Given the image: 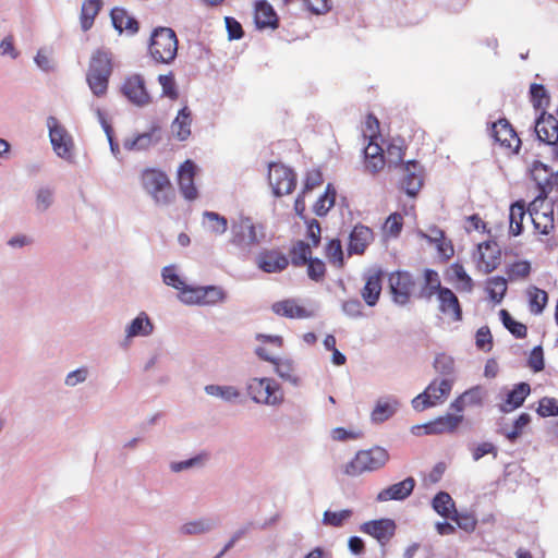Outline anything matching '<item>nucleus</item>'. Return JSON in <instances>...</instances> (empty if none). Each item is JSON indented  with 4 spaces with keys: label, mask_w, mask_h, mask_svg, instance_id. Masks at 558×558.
Instances as JSON below:
<instances>
[{
    "label": "nucleus",
    "mask_w": 558,
    "mask_h": 558,
    "mask_svg": "<svg viewBox=\"0 0 558 558\" xmlns=\"http://www.w3.org/2000/svg\"><path fill=\"white\" fill-rule=\"evenodd\" d=\"M386 165L388 168L391 167H403V158L405 155V146L401 140H392L387 144L384 150Z\"/></svg>",
    "instance_id": "33"
},
{
    "label": "nucleus",
    "mask_w": 558,
    "mask_h": 558,
    "mask_svg": "<svg viewBox=\"0 0 558 558\" xmlns=\"http://www.w3.org/2000/svg\"><path fill=\"white\" fill-rule=\"evenodd\" d=\"M86 81L95 96L105 95V51L101 48L90 57Z\"/></svg>",
    "instance_id": "14"
},
{
    "label": "nucleus",
    "mask_w": 558,
    "mask_h": 558,
    "mask_svg": "<svg viewBox=\"0 0 558 558\" xmlns=\"http://www.w3.org/2000/svg\"><path fill=\"white\" fill-rule=\"evenodd\" d=\"M529 214L535 232L542 235H550L554 233V206L546 202V197H535L529 205Z\"/></svg>",
    "instance_id": "8"
},
{
    "label": "nucleus",
    "mask_w": 558,
    "mask_h": 558,
    "mask_svg": "<svg viewBox=\"0 0 558 558\" xmlns=\"http://www.w3.org/2000/svg\"><path fill=\"white\" fill-rule=\"evenodd\" d=\"M276 373L283 379L296 383L298 377L295 375L294 367L290 361H282L277 359L274 363Z\"/></svg>",
    "instance_id": "59"
},
{
    "label": "nucleus",
    "mask_w": 558,
    "mask_h": 558,
    "mask_svg": "<svg viewBox=\"0 0 558 558\" xmlns=\"http://www.w3.org/2000/svg\"><path fill=\"white\" fill-rule=\"evenodd\" d=\"M203 218L206 228L216 234H223L228 229L227 219L215 211H205Z\"/></svg>",
    "instance_id": "45"
},
{
    "label": "nucleus",
    "mask_w": 558,
    "mask_h": 558,
    "mask_svg": "<svg viewBox=\"0 0 558 558\" xmlns=\"http://www.w3.org/2000/svg\"><path fill=\"white\" fill-rule=\"evenodd\" d=\"M434 368L441 375L450 376L454 372V360L447 354H438L434 361Z\"/></svg>",
    "instance_id": "57"
},
{
    "label": "nucleus",
    "mask_w": 558,
    "mask_h": 558,
    "mask_svg": "<svg viewBox=\"0 0 558 558\" xmlns=\"http://www.w3.org/2000/svg\"><path fill=\"white\" fill-rule=\"evenodd\" d=\"M389 461L388 451L379 446L366 450H360L354 458L344 466V473L349 476H359L365 472H374Z\"/></svg>",
    "instance_id": "3"
},
{
    "label": "nucleus",
    "mask_w": 558,
    "mask_h": 558,
    "mask_svg": "<svg viewBox=\"0 0 558 558\" xmlns=\"http://www.w3.org/2000/svg\"><path fill=\"white\" fill-rule=\"evenodd\" d=\"M500 319L504 326L509 330V332L518 339H523L527 335V328L524 324L517 322L510 315L507 310H501L499 312Z\"/></svg>",
    "instance_id": "43"
},
{
    "label": "nucleus",
    "mask_w": 558,
    "mask_h": 558,
    "mask_svg": "<svg viewBox=\"0 0 558 558\" xmlns=\"http://www.w3.org/2000/svg\"><path fill=\"white\" fill-rule=\"evenodd\" d=\"M268 182L276 196L288 195L296 186V175L289 167L272 162L269 165Z\"/></svg>",
    "instance_id": "12"
},
{
    "label": "nucleus",
    "mask_w": 558,
    "mask_h": 558,
    "mask_svg": "<svg viewBox=\"0 0 558 558\" xmlns=\"http://www.w3.org/2000/svg\"><path fill=\"white\" fill-rule=\"evenodd\" d=\"M473 260L478 271L488 275L496 270L502 260V252L495 240H487L477 244L473 253Z\"/></svg>",
    "instance_id": "9"
},
{
    "label": "nucleus",
    "mask_w": 558,
    "mask_h": 558,
    "mask_svg": "<svg viewBox=\"0 0 558 558\" xmlns=\"http://www.w3.org/2000/svg\"><path fill=\"white\" fill-rule=\"evenodd\" d=\"M102 7L101 0H85L81 9V27L84 32L92 28L95 16L99 13Z\"/></svg>",
    "instance_id": "36"
},
{
    "label": "nucleus",
    "mask_w": 558,
    "mask_h": 558,
    "mask_svg": "<svg viewBox=\"0 0 558 558\" xmlns=\"http://www.w3.org/2000/svg\"><path fill=\"white\" fill-rule=\"evenodd\" d=\"M259 269L267 274L281 272L289 266V258L276 248L263 250L256 258Z\"/></svg>",
    "instance_id": "19"
},
{
    "label": "nucleus",
    "mask_w": 558,
    "mask_h": 558,
    "mask_svg": "<svg viewBox=\"0 0 558 558\" xmlns=\"http://www.w3.org/2000/svg\"><path fill=\"white\" fill-rule=\"evenodd\" d=\"M271 310L276 315L290 319L310 318L314 315L312 310L301 304L296 299H286L275 302L271 305Z\"/></svg>",
    "instance_id": "21"
},
{
    "label": "nucleus",
    "mask_w": 558,
    "mask_h": 558,
    "mask_svg": "<svg viewBox=\"0 0 558 558\" xmlns=\"http://www.w3.org/2000/svg\"><path fill=\"white\" fill-rule=\"evenodd\" d=\"M197 170V166L191 159H186L178 169L177 182L179 190L187 201H194L198 197V191L194 182Z\"/></svg>",
    "instance_id": "15"
},
{
    "label": "nucleus",
    "mask_w": 558,
    "mask_h": 558,
    "mask_svg": "<svg viewBox=\"0 0 558 558\" xmlns=\"http://www.w3.org/2000/svg\"><path fill=\"white\" fill-rule=\"evenodd\" d=\"M247 391L257 403L275 405L283 399L279 385L270 378H253L248 383Z\"/></svg>",
    "instance_id": "10"
},
{
    "label": "nucleus",
    "mask_w": 558,
    "mask_h": 558,
    "mask_svg": "<svg viewBox=\"0 0 558 558\" xmlns=\"http://www.w3.org/2000/svg\"><path fill=\"white\" fill-rule=\"evenodd\" d=\"M360 530L376 538L381 545H386L393 537L397 525L392 519L384 518L364 522Z\"/></svg>",
    "instance_id": "18"
},
{
    "label": "nucleus",
    "mask_w": 558,
    "mask_h": 558,
    "mask_svg": "<svg viewBox=\"0 0 558 558\" xmlns=\"http://www.w3.org/2000/svg\"><path fill=\"white\" fill-rule=\"evenodd\" d=\"M179 40L170 27H157L149 39V56L156 63L170 64L178 54Z\"/></svg>",
    "instance_id": "2"
},
{
    "label": "nucleus",
    "mask_w": 558,
    "mask_h": 558,
    "mask_svg": "<svg viewBox=\"0 0 558 558\" xmlns=\"http://www.w3.org/2000/svg\"><path fill=\"white\" fill-rule=\"evenodd\" d=\"M403 228V216L399 213H392L390 214L384 226H383V233L388 238H398L402 231Z\"/></svg>",
    "instance_id": "48"
},
{
    "label": "nucleus",
    "mask_w": 558,
    "mask_h": 558,
    "mask_svg": "<svg viewBox=\"0 0 558 558\" xmlns=\"http://www.w3.org/2000/svg\"><path fill=\"white\" fill-rule=\"evenodd\" d=\"M254 20L257 28L276 29L279 26V17L272 5L265 0L255 3Z\"/></svg>",
    "instance_id": "26"
},
{
    "label": "nucleus",
    "mask_w": 558,
    "mask_h": 558,
    "mask_svg": "<svg viewBox=\"0 0 558 558\" xmlns=\"http://www.w3.org/2000/svg\"><path fill=\"white\" fill-rule=\"evenodd\" d=\"M462 422V414L447 413L445 415L436 417L435 420L426 424L413 426L412 433L414 435H421V430H423V434L425 435L451 434L458 429Z\"/></svg>",
    "instance_id": "13"
},
{
    "label": "nucleus",
    "mask_w": 558,
    "mask_h": 558,
    "mask_svg": "<svg viewBox=\"0 0 558 558\" xmlns=\"http://www.w3.org/2000/svg\"><path fill=\"white\" fill-rule=\"evenodd\" d=\"M452 386L453 378L446 377L432 380L423 392L413 398L411 402L412 408L417 412H422L444 403L450 396Z\"/></svg>",
    "instance_id": "5"
},
{
    "label": "nucleus",
    "mask_w": 558,
    "mask_h": 558,
    "mask_svg": "<svg viewBox=\"0 0 558 558\" xmlns=\"http://www.w3.org/2000/svg\"><path fill=\"white\" fill-rule=\"evenodd\" d=\"M289 257L292 266L303 267L312 258V246L303 240L292 243L289 250Z\"/></svg>",
    "instance_id": "32"
},
{
    "label": "nucleus",
    "mask_w": 558,
    "mask_h": 558,
    "mask_svg": "<svg viewBox=\"0 0 558 558\" xmlns=\"http://www.w3.org/2000/svg\"><path fill=\"white\" fill-rule=\"evenodd\" d=\"M54 202V189L50 186H40L35 192V209L43 214L47 211Z\"/></svg>",
    "instance_id": "41"
},
{
    "label": "nucleus",
    "mask_w": 558,
    "mask_h": 558,
    "mask_svg": "<svg viewBox=\"0 0 558 558\" xmlns=\"http://www.w3.org/2000/svg\"><path fill=\"white\" fill-rule=\"evenodd\" d=\"M437 295L440 312L445 315H449L454 322L461 320L462 310L457 295L449 288L439 290Z\"/></svg>",
    "instance_id": "28"
},
{
    "label": "nucleus",
    "mask_w": 558,
    "mask_h": 558,
    "mask_svg": "<svg viewBox=\"0 0 558 558\" xmlns=\"http://www.w3.org/2000/svg\"><path fill=\"white\" fill-rule=\"evenodd\" d=\"M507 281L508 279L500 276L490 277L485 281V290L490 301L498 304L504 300L508 289Z\"/></svg>",
    "instance_id": "35"
},
{
    "label": "nucleus",
    "mask_w": 558,
    "mask_h": 558,
    "mask_svg": "<svg viewBox=\"0 0 558 558\" xmlns=\"http://www.w3.org/2000/svg\"><path fill=\"white\" fill-rule=\"evenodd\" d=\"M374 241L373 230L364 225L357 223L353 227L348 243L349 255H361L367 246Z\"/></svg>",
    "instance_id": "22"
},
{
    "label": "nucleus",
    "mask_w": 558,
    "mask_h": 558,
    "mask_svg": "<svg viewBox=\"0 0 558 558\" xmlns=\"http://www.w3.org/2000/svg\"><path fill=\"white\" fill-rule=\"evenodd\" d=\"M399 402L395 398L379 399L371 413L372 422L384 423L397 412Z\"/></svg>",
    "instance_id": "29"
},
{
    "label": "nucleus",
    "mask_w": 558,
    "mask_h": 558,
    "mask_svg": "<svg viewBox=\"0 0 558 558\" xmlns=\"http://www.w3.org/2000/svg\"><path fill=\"white\" fill-rule=\"evenodd\" d=\"M531 392V387L527 383H520L507 395V399L502 405V411L510 412L521 407Z\"/></svg>",
    "instance_id": "31"
},
{
    "label": "nucleus",
    "mask_w": 558,
    "mask_h": 558,
    "mask_svg": "<svg viewBox=\"0 0 558 558\" xmlns=\"http://www.w3.org/2000/svg\"><path fill=\"white\" fill-rule=\"evenodd\" d=\"M202 291L203 287H193L186 284L182 292L179 293V299L186 305L203 306Z\"/></svg>",
    "instance_id": "51"
},
{
    "label": "nucleus",
    "mask_w": 558,
    "mask_h": 558,
    "mask_svg": "<svg viewBox=\"0 0 558 558\" xmlns=\"http://www.w3.org/2000/svg\"><path fill=\"white\" fill-rule=\"evenodd\" d=\"M415 488V480L413 477H407L403 481L392 484L384 489H381L377 496L376 500L378 502H386L391 500H404L408 498Z\"/></svg>",
    "instance_id": "23"
},
{
    "label": "nucleus",
    "mask_w": 558,
    "mask_h": 558,
    "mask_svg": "<svg viewBox=\"0 0 558 558\" xmlns=\"http://www.w3.org/2000/svg\"><path fill=\"white\" fill-rule=\"evenodd\" d=\"M141 183L157 205L167 206L174 202L175 191L166 172L147 168L141 173Z\"/></svg>",
    "instance_id": "1"
},
{
    "label": "nucleus",
    "mask_w": 558,
    "mask_h": 558,
    "mask_svg": "<svg viewBox=\"0 0 558 558\" xmlns=\"http://www.w3.org/2000/svg\"><path fill=\"white\" fill-rule=\"evenodd\" d=\"M305 266H307V276L311 280L320 282L325 279L326 265L322 259L312 257Z\"/></svg>",
    "instance_id": "53"
},
{
    "label": "nucleus",
    "mask_w": 558,
    "mask_h": 558,
    "mask_svg": "<svg viewBox=\"0 0 558 558\" xmlns=\"http://www.w3.org/2000/svg\"><path fill=\"white\" fill-rule=\"evenodd\" d=\"M531 101L535 108H541L548 104L549 97L547 90L542 84H532L530 87Z\"/></svg>",
    "instance_id": "61"
},
{
    "label": "nucleus",
    "mask_w": 558,
    "mask_h": 558,
    "mask_svg": "<svg viewBox=\"0 0 558 558\" xmlns=\"http://www.w3.org/2000/svg\"><path fill=\"white\" fill-rule=\"evenodd\" d=\"M153 331V324L145 313H141L135 317L126 329L129 338L137 336H148Z\"/></svg>",
    "instance_id": "39"
},
{
    "label": "nucleus",
    "mask_w": 558,
    "mask_h": 558,
    "mask_svg": "<svg viewBox=\"0 0 558 558\" xmlns=\"http://www.w3.org/2000/svg\"><path fill=\"white\" fill-rule=\"evenodd\" d=\"M384 277L385 272L380 268L372 269L363 277L364 286L360 293L365 304L369 307H374L380 299Z\"/></svg>",
    "instance_id": "16"
},
{
    "label": "nucleus",
    "mask_w": 558,
    "mask_h": 558,
    "mask_svg": "<svg viewBox=\"0 0 558 558\" xmlns=\"http://www.w3.org/2000/svg\"><path fill=\"white\" fill-rule=\"evenodd\" d=\"M47 128L53 151L60 158L71 162L73 160L74 142L68 130L56 117L47 118Z\"/></svg>",
    "instance_id": "7"
},
{
    "label": "nucleus",
    "mask_w": 558,
    "mask_h": 558,
    "mask_svg": "<svg viewBox=\"0 0 558 558\" xmlns=\"http://www.w3.org/2000/svg\"><path fill=\"white\" fill-rule=\"evenodd\" d=\"M161 275H162L163 282L167 286L172 287L175 290H178L179 293H181L182 290L186 286L185 282L177 274L174 266H166V267H163Z\"/></svg>",
    "instance_id": "55"
},
{
    "label": "nucleus",
    "mask_w": 558,
    "mask_h": 558,
    "mask_svg": "<svg viewBox=\"0 0 558 558\" xmlns=\"http://www.w3.org/2000/svg\"><path fill=\"white\" fill-rule=\"evenodd\" d=\"M192 114L191 110L183 107L171 124L172 133L179 141H185L191 135Z\"/></svg>",
    "instance_id": "30"
},
{
    "label": "nucleus",
    "mask_w": 558,
    "mask_h": 558,
    "mask_svg": "<svg viewBox=\"0 0 558 558\" xmlns=\"http://www.w3.org/2000/svg\"><path fill=\"white\" fill-rule=\"evenodd\" d=\"M531 269V264L527 260H517L507 265L505 272L509 281H520L530 276Z\"/></svg>",
    "instance_id": "42"
},
{
    "label": "nucleus",
    "mask_w": 558,
    "mask_h": 558,
    "mask_svg": "<svg viewBox=\"0 0 558 558\" xmlns=\"http://www.w3.org/2000/svg\"><path fill=\"white\" fill-rule=\"evenodd\" d=\"M475 343L477 349L489 352L493 348V337L489 328L487 326H483L477 329L475 335Z\"/></svg>",
    "instance_id": "63"
},
{
    "label": "nucleus",
    "mask_w": 558,
    "mask_h": 558,
    "mask_svg": "<svg viewBox=\"0 0 558 558\" xmlns=\"http://www.w3.org/2000/svg\"><path fill=\"white\" fill-rule=\"evenodd\" d=\"M120 90L122 95L136 107H147L154 102V94L150 90L146 78L140 73L128 75Z\"/></svg>",
    "instance_id": "6"
},
{
    "label": "nucleus",
    "mask_w": 558,
    "mask_h": 558,
    "mask_svg": "<svg viewBox=\"0 0 558 558\" xmlns=\"http://www.w3.org/2000/svg\"><path fill=\"white\" fill-rule=\"evenodd\" d=\"M158 82L162 89V96L168 97L171 100H177L179 98V92L177 89V83L172 72L160 74L158 76Z\"/></svg>",
    "instance_id": "50"
},
{
    "label": "nucleus",
    "mask_w": 558,
    "mask_h": 558,
    "mask_svg": "<svg viewBox=\"0 0 558 558\" xmlns=\"http://www.w3.org/2000/svg\"><path fill=\"white\" fill-rule=\"evenodd\" d=\"M433 509L441 517L450 519L456 509L454 501L446 492H439L433 498Z\"/></svg>",
    "instance_id": "38"
},
{
    "label": "nucleus",
    "mask_w": 558,
    "mask_h": 558,
    "mask_svg": "<svg viewBox=\"0 0 558 558\" xmlns=\"http://www.w3.org/2000/svg\"><path fill=\"white\" fill-rule=\"evenodd\" d=\"M537 413L542 417L558 415V400L555 398L544 397L538 402Z\"/></svg>",
    "instance_id": "60"
},
{
    "label": "nucleus",
    "mask_w": 558,
    "mask_h": 558,
    "mask_svg": "<svg viewBox=\"0 0 558 558\" xmlns=\"http://www.w3.org/2000/svg\"><path fill=\"white\" fill-rule=\"evenodd\" d=\"M529 308L532 314H541L547 305L548 294L535 286H531L526 290Z\"/></svg>",
    "instance_id": "37"
},
{
    "label": "nucleus",
    "mask_w": 558,
    "mask_h": 558,
    "mask_svg": "<svg viewBox=\"0 0 558 558\" xmlns=\"http://www.w3.org/2000/svg\"><path fill=\"white\" fill-rule=\"evenodd\" d=\"M425 295L427 298H430L434 294L439 293V290L444 289L445 287H441L440 279L438 276V272L433 269H426L425 274Z\"/></svg>",
    "instance_id": "56"
},
{
    "label": "nucleus",
    "mask_w": 558,
    "mask_h": 558,
    "mask_svg": "<svg viewBox=\"0 0 558 558\" xmlns=\"http://www.w3.org/2000/svg\"><path fill=\"white\" fill-rule=\"evenodd\" d=\"M325 255L330 264L342 267L344 264L343 251L339 239L330 240L325 247Z\"/></svg>",
    "instance_id": "47"
},
{
    "label": "nucleus",
    "mask_w": 558,
    "mask_h": 558,
    "mask_svg": "<svg viewBox=\"0 0 558 558\" xmlns=\"http://www.w3.org/2000/svg\"><path fill=\"white\" fill-rule=\"evenodd\" d=\"M531 178L536 183L539 194L536 197H547L551 192L550 180L553 178V169L547 165L535 160L531 167Z\"/></svg>",
    "instance_id": "27"
},
{
    "label": "nucleus",
    "mask_w": 558,
    "mask_h": 558,
    "mask_svg": "<svg viewBox=\"0 0 558 558\" xmlns=\"http://www.w3.org/2000/svg\"><path fill=\"white\" fill-rule=\"evenodd\" d=\"M465 400H469L471 403H480L481 396L478 389H471L465 391L463 395L453 400L450 404V408L457 413H462L464 410Z\"/></svg>",
    "instance_id": "54"
},
{
    "label": "nucleus",
    "mask_w": 558,
    "mask_h": 558,
    "mask_svg": "<svg viewBox=\"0 0 558 558\" xmlns=\"http://www.w3.org/2000/svg\"><path fill=\"white\" fill-rule=\"evenodd\" d=\"M203 306H213L225 302L227 299L226 291L218 286H205L202 291Z\"/></svg>",
    "instance_id": "46"
},
{
    "label": "nucleus",
    "mask_w": 558,
    "mask_h": 558,
    "mask_svg": "<svg viewBox=\"0 0 558 558\" xmlns=\"http://www.w3.org/2000/svg\"><path fill=\"white\" fill-rule=\"evenodd\" d=\"M211 527L210 523L206 520H197L183 524L180 527V532L185 535H197L209 531Z\"/></svg>",
    "instance_id": "64"
},
{
    "label": "nucleus",
    "mask_w": 558,
    "mask_h": 558,
    "mask_svg": "<svg viewBox=\"0 0 558 558\" xmlns=\"http://www.w3.org/2000/svg\"><path fill=\"white\" fill-rule=\"evenodd\" d=\"M450 520L454 521L459 529L466 533H472L477 526V519L472 512H459L454 510Z\"/></svg>",
    "instance_id": "49"
},
{
    "label": "nucleus",
    "mask_w": 558,
    "mask_h": 558,
    "mask_svg": "<svg viewBox=\"0 0 558 558\" xmlns=\"http://www.w3.org/2000/svg\"><path fill=\"white\" fill-rule=\"evenodd\" d=\"M450 277L454 281L458 288L465 292H471L474 283L472 278L468 275L464 267L460 263H453L450 266Z\"/></svg>",
    "instance_id": "40"
},
{
    "label": "nucleus",
    "mask_w": 558,
    "mask_h": 558,
    "mask_svg": "<svg viewBox=\"0 0 558 558\" xmlns=\"http://www.w3.org/2000/svg\"><path fill=\"white\" fill-rule=\"evenodd\" d=\"M492 136L500 146L518 151L521 140L507 119H499L492 124Z\"/></svg>",
    "instance_id": "17"
},
{
    "label": "nucleus",
    "mask_w": 558,
    "mask_h": 558,
    "mask_svg": "<svg viewBox=\"0 0 558 558\" xmlns=\"http://www.w3.org/2000/svg\"><path fill=\"white\" fill-rule=\"evenodd\" d=\"M389 292L392 301L398 305L410 303L416 283L413 276L408 271L397 270L388 276Z\"/></svg>",
    "instance_id": "11"
},
{
    "label": "nucleus",
    "mask_w": 558,
    "mask_h": 558,
    "mask_svg": "<svg viewBox=\"0 0 558 558\" xmlns=\"http://www.w3.org/2000/svg\"><path fill=\"white\" fill-rule=\"evenodd\" d=\"M535 133L543 143L554 145L558 142L557 119L543 112L535 122Z\"/></svg>",
    "instance_id": "24"
},
{
    "label": "nucleus",
    "mask_w": 558,
    "mask_h": 558,
    "mask_svg": "<svg viewBox=\"0 0 558 558\" xmlns=\"http://www.w3.org/2000/svg\"><path fill=\"white\" fill-rule=\"evenodd\" d=\"M264 239V233L258 232L256 225L248 217H241L231 226L230 243L241 253L248 254L259 245Z\"/></svg>",
    "instance_id": "4"
},
{
    "label": "nucleus",
    "mask_w": 558,
    "mask_h": 558,
    "mask_svg": "<svg viewBox=\"0 0 558 558\" xmlns=\"http://www.w3.org/2000/svg\"><path fill=\"white\" fill-rule=\"evenodd\" d=\"M89 377V368L87 366H81L66 374L64 378V385L73 388L80 384H83Z\"/></svg>",
    "instance_id": "58"
},
{
    "label": "nucleus",
    "mask_w": 558,
    "mask_h": 558,
    "mask_svg": "<svg viewBox=\"0 0 558 558\" xmlns=\"http://www.w3.org/2000/svg\"><path fill=\"white\" fill-rule=\"evenodd\" d=\"M525 214V204L523 201H518L510 206L509 232L512 235L518 236L523 232Z\"/></svg>",
    "instance_id": "34"
},
{
    "label": "nucleus",
    "mask_w": 558,
    "mask_h": 558,
    "mask_svg": "<svg viewBox=\"0 0 558 558\" xmlns=\"http://www.w3.org/2000/svg\"><path fill=\"white\" fill-rule=\"evenodd\" d=\"M112 26L119 34L125 33L129 36L135 35L140 29V24L125 9L113 8L110 11Z\"/></svg>",
    "instance_id": "25"
},
{
    "label": "nucleus",
    "mask_w": 558,
    "mask_h": 558,
    "mask_svg": "<svg viewBox=\"0 0 558 558\" xmlns=\"http://www.w3.org/2000/svg\"><path fill=\"white\" fill-rule=\"evenodd\" d=\"M352 515V510L344 509L341 511H330L327 510L324 513L323 522L326 525L339 527L342 526L343 523L349 520Z\"/></svg>",
    "instance_id": "52"
},
{
    "label": "nucleus",
    "mask_w": 558,
    "mask_h": 558,
    "mask_svg": "<svg viewBox=\"0 0 558 558\" xmlns=\"http://www.w3.org/2000/svg\"><path fill=\"white\" fill-rule=\"evenodd\" d=\"M531 416L527 413H521L514 421L512 429L506 434V437L511 441H515L523 433V429L530 424Z\"/></svg>",
    "instance_id": "62"
},
{
    "label": "nucleus",
    "mask_w": 558,
    "mask_h": 558,
    "mask_svg": "<svg viewBox=\"0 0 558 558\" xmlns=\"http://www.w3.org/2000/svg\"><path fill=\"white\" fill-rule=\"evenodd\" d=\"M403 177L401 189L411 197H414L423 185V171L418 162L410 160L402 167Z\"/></svg>",
    "instance_id": "20"
},
{
    "label": "nucleus",
    "mask_w": 558,
    "mask_h": 558,
    "mask_svg": "<svg viewBox=\"0 0 558 558\" xmlns=\"http://www.w3.org/2000/svg\"><path fill=\"white\" fill-rule=\"evenodd\" d=\"M336 191L329 184L325 193L316 201L313 206L314 213L319 216H326L330 208L335 205Z\"/></svg>",
    "instance_id": "44"
}]
</instances>
